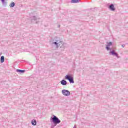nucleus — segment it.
Listing matches in <instances>:
<instances>
[{
	"mask_svg": "<svg viewBox=\"0 0 128 128\" xmlns=\"http://www.w3.org/2000/svg\"><path fill=\"white\" fill-rule=\"evenodd\" d=\"M50 122H53L54 126H56V124H60V120L58 118L54 115H52V116L50 117Z\"/></svg>",
	"mask_w": 128,
	"mask_h": 128,
	"instance_id": "obj_1",
	"label": "nucleus"
},
{
	"mask_svg": "<svg viewBox=\"0 0 128 128\" xmlns=\"http://www.w3.org/2000/svg\"><path fill=\"white\" fill-rule=\"evenodd\" d=\"M66 80H68L70 84H74V76L70 74H67L65 76Z\"/></svg>",
	"mask_w": 128,
	"mask_h": 128,
	"instance_id": "obj_2",
	"label": "nucleus"
},
{
	"mask_svg": "<svg viewBox=\"0 0 128 128\" xmlns=\"http://www.w3.org/2000/svg\"><path fill=\"white\" fill-rule=\"evenodd\" d=\"M62 94L65 96H70V92L68 90H62Z\"/></svg>",
	"mask_w": 128,
	"mask_h": 128,
	"instance_id": "obj_3",
	"label": "nucleus"
},
{
	"mask_svg": "<svg viewBox=\"0 0 128 128\" xmlns=\"http://www.w3.org/2000/svg\"><path fill=\"white\" fill-rule=\"evenodd\" d=\"M60 44H62V42L60 40H56V42H53V44L56 46V48H57L60 46Z\"/></svg>",
	"mask_w": 128,
	"mask_h": 128,
	"instance_id": "obj_4",
	"label": "nucleus"
},
{
	"mask_svg": "<svg viewBox=\"0 0 128 128\" xmlns=\"http://www.w3.org/2000/svg\"><path fill=\"white\" fill-rule=\"evenodd\" d=\"M109 54H112V56H116V58H119L118 54L114 50L110 51Z\"/></svg>",
	"mask_w": 128,
	"mask_h": 128,
	"instance_id": "obj_5",
	"label": "nucleus"
},
{
	"mask_svg": "<svg viewBox=\"0 0 128 128\" xmlns=\"http://www.w3.org/2000/svg\"><path fill=\"white\" fill-rule=\"evenodd\" d=\"M112 46V42H107V45L106 47V50H110L111 49L110 46Z\"/></svg>",
	"mask_w": 128,
	"mask_h": 128,
	"instance_id": "obj_6",
	"label": "nucleus"
},
{
	"mask_svg": "<svg viewBox=\"0 0 128 128\" xmlns=\"http://www.w3.org/2000/svg\"><path fill=\"white\" fill-rule=\"evenodd\" d=\"M108 8L112 10V12L116 10V8H114V4H110L108 6Z\"/></svg>",
	"mask_w": 128,
	"mask_h": 128,
	"instance_id": "obj_7",
	"label": "nucleus"
},
{
	"mask_svg": "<svg viewBox=\"0 0 128 128\" xmlns=\"http://www.w3.org/2000/svg\"><path fill=\"white\" fill-rule=\"evenodd\" d=\"M2 6H3L4 8L8 6V2L6 0H0Z\"/></svg>",
	"mask_w": 128,
	"mask_h": 128,
	"instance_id": "obj_8",
	"label": "nucleus"
},
{
	"mask_svg": "<svg viewBox=\"0 0 128 128\" xmlns=\"http://www.w3.org/2000/svg\"><path fill=\"white\" fill-rule=\"evenodd\" d=\"M60 84L62 86H66L68 84V82L64 80H62L60 81Z\"/></svg>",
	"mask_w": 128,
	"mask_h": 128,
	"instance_id": "obj_9",
	"label": "nucleus"
},
{
	"mask_svg": "<svg viewBox=\"0 0 128 128\" xmlns=\"http://www.w3.org/2000/svg\"><path fill=\"white\" fill-rule=\"evenodd\" d=\"M31 123H32V126H36V120L33 119L32 120Z\"/></svg>",
	"mask_w": 128,
	"mask_h": 128,
	"instance_id": "obj_10",
	"label": "nucleus"
},
{
	"mask_svg": "<svg viewBox=\"0 0 128 128\" xmlns=\"http://www.w3.org/2000/svg\"><path fill=\"white\" fill-rule=\"evenodd\" d=\"M16 72H20V74H24V72H26V70H22L17 69L16 70Z\"/></svg>",
	"mask_w": 128,
	"mask_h": 128,
	"instance_id": "obj_11",
	"label": "nucleus"
},
{
	"mask_svg": "<svg viewBox=\"0 0 128 128\" xmlns=\"http://www.w3.org/2000/svg\"><path fill=\"white\" fill-rule=\"evenodd\" d=\"M0 63L2 64V62H4V56H2L0 58Z\"/></svg>",
	"mask_w": 128,
	"mask_h": 128,
	"instance_id": "obj_12",
	"label": "nucleus"
},
{
	"mask_svg": "<svg viewBox=\"0 0 128 128\" xmlns=\"http://www.w3.org/2000/svg\"><path fill=\"white\" fill-rule=\"evenodd\" d=\"M80 2V0H72V4H78V2Z\"/></svg>",
	"mask_w": 128,
	"mask_h": 128,
	"instance_id": "obj_13",
	"label": "nucleus"
},
{
	"mask_svg": "<svg viewBox=\"0 0 128 128\" xmlns=\"http://www.w3.org/2000/svg\"><path fill=\"white\" fill-rule=\"evenodd\" d=\"M31 20H38V18L36 16H32L30 17Z\"/></svg>",
	"mask_w": 128,
	"mask_h": 128,
	"instance_id": "obj_14",
	"label": "nucleus"
},
{
	"mask_svg": "<svg viewBox=\"0 0 128 128\" xmlns=\"http://www.w3.org/2000/svg\"><path fill=\"white\" fill-rule=\"evenodd\" d=\"M9 6L10 8H14V6H16V4L14 2H12Z\"/></svg>",
	"mask_w": 128,
	"mask_h": 128,
	"instance_id": "obj_15",
	"label": "nucleus"
},
{
	"mask_svg": "<svg viewBox=\"0 0 128 128\" xmlns=\"http://www.w3.org/2000/svg\"><path fill=\"white\" fill-rule=\"evenodd\" d=\"M66 43H62V46H60H60H60V48H66Z\"/></svg>",
	"mask_w": 128,
	"mask_h": 128,
	"instance_id": "obj_16",
	"label": "nucleus"
},
{
	"mask_svg": "<svg viewBox=\"0 0 128 128\" xmlns=\"http://www.w3.org/2000/svg\"><path fill=\"white\" fill-rule=\"evenodd\" d=\"M54 126V125H52L51 128H54V126Z\"/></svg>",
	"mask_w": 128,
	"mask_h": 128,
	"instance_id": "obj_17",
	"label": "nucleus"
},
{
	"mask_svg": "<svg viewBox=\"0 0 128 128\" xmlns=\"http://www.w3.org/2000/svg\"><path fill=\"white\" fill-rule=\"evenodd\" d=\"M126 46V45H124V44H122V46L124 48V46Z\"/></svg>",
	"mask_w": 128,
	"mask_h": 128,
	"instance_id": "obj_18",
	"label": "nucleus"
},
{
	"mask_svg": "<svg viewBox=\"0 0 128 128\" xmlns=\"http://www.w3.org/2000/svg\"><path fill=\"white\" fill-rule=\"evenodd\" d=\"M73 128H76V124H75Z\"/></svg>",
	"mask_w": 128,
	"mask_h": 128,
	"instance_id": "obj_19",
	"label": "nucleus"
},
{
	"mask_svg": "<svg viewBox=\"0 0 128 128\" xmlns=\"http://www.w3.org/2000/svg\"><path fill=\"white\" fill-rule=\"evenodd\" d=\"M58 28H60V25H58Z\"/></svg>",
	"mask_w": 128,
	"mask_h": 128,
	"instance_id": "obj_20",
	"label": "nucleus"
}]
</instances>
